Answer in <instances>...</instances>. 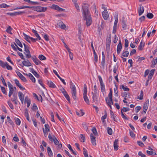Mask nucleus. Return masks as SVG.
Wrapping results in <instances>:
<instances>
[{"mask_svg": "<svg viewBox=\"0 0 157 157\" xmlns=\"http://www.w3.org/2000/svg\"><path fill=\"white\" fill-rule=\"evenodd\" d=\"M89 5L86 3H84L82 5V15L84 19L86 21V25L88 27L92 23V18L89 10Z\"/></svg>", "mask_w": 157, "mask_h": 157, "instance_id": "obj_1", "label": "nucleus"}, {"mask_svg": "<svg viewBox=\"0 0 157 157\" xmlns=\"http://www.w3.org/2000/svg\"><path fill=\"white\" fill-rule=\"evenodd\" d=\"M70 88L71 90V93L73 98L74 100L76 99V90L75 85L73 84L72 82H70Z\"/></svg>", "mask_w": 157, "mask_h": 157, "instance_id": "obj_2", "label": "nucleus"}, {"mask_svg": "<svg viewBox=\"0 0 157 157\" xmlns=\"http://www.w3.org/2000/svg\"><path fill=\"white\" fill-rule=\"evenodd\" d=\"M33 9L37 12H41L46 11L47 10V8L40 6H34L33 7Z\"/></svg>", "mask_w": 157, "mask_h": 157, "instance_id": "obj_3", "label": "nucleus"}, {"mask_svg": "<svg viewBox=\"0 0 157 157\" xmlns=\"http://www.w3.org/2000/svg\"><path fill=\"white\" fill-rule=\"evenodd\" d=\"M50 8L58 11H62L65 10L64 9L60 7L59 6L55 4L52 5L50 7Z\"/></svg>", "mask_w": 157, "mask_h": 157, "instance_id": "obj_4", "label": "nucleus"}, {"mask_svg": "<svg viewBox=\"0 0 157 157\" xmlns=\"http://www.w3.org/2000/svg\"><path fill=\"white\" fill-rule=\"evenodd\" d=\"M91 47L92 48V50H93V53H94V60L95 62L96 63L98 61V56H97L96 52H95V51L94 47L93 46V41H92L91 42Z\"/></svg>", "mask_w": 157, "mask_h": 157, "instance_id": "obj_5", "label": "nucleus"}, {"mask_svg": "<svg viewBox=\"0 0 157 157\" xmlns=\"http://www.w3.org/2000/svg\"><path fill=\"white\" fill-rule=\"evenodd\" d=\"M102 15L105 20H107L109 18V13L106 10H105L102 12Z\"/></svg>", "mask_w": 157, "mask_h": 157, "instance_id": "obj_6", "label": "nucleus"}, {"mask_svg": "<svg viewBox=\"0 0 157 157\" xmlns=\"http://www.w3.org/2000/svg\"><path fill=\"white\" fill-rule=\"evenodd\" d=\"M31 58L33 60L36 65H37L41 64V62L36 57V56H33Z\"/></svg>", "mask_w": 157, "mask_h": 157, "instance_id": "obj_7", "label": "nucleus"}, {"mask_svg": "<svg viewBox=\"0 0 157 157\" xmlns=\"http://www.w3.org/2000/svg\"><path fill=\"white\" fill-rule=\"evenodd\" d=\"M90 139L91 140V143L93 145L95 146L96 145L95 137L93 136L92 133H91L90 134Z\"/></svg>", "mask_w": 157, "mask_h": 157, "instance_id": "obj_8", "label": "nucleus"}, {"mask_svg": "<svg viewBox=\"0 0 157 157\" xmlns=\"http://www.w3.org/2000/svg\"><path fill=\"white\" fill-rule=\"evenodd\" d=\"M122 48V45L121 43V41L119 40V43L118 44L117 48V54H119Z\"/></svg>", "mask_w": 157, "mask_h": 157, "instance_id": "obj_9", "label": "nucleus"}, {"mask_svg": "<svg viewBox=\"0 0 157 157\" xmlns=\"http://www.w3.org/2000/svg\"><path fill=\"white\" fill-rule=\"evenodd\" d=\"M118 139L115 140L114 142V148L115 151H117L118 149Z\"/></svg>", "mask_w": 157, "mask_h": 157, "instance_id": "obj_10", "label": "nucleus"}, {"mask_svg": "<svg viewBox=\"0 0 157 157\" xmlns=\"http://www.w3.org/2000/svg\"><path fill=\"white\" fill-rule=\"evenodd\" d=\"M144 11V7L142 6V5H140L139 8L138 13L139 16H140L143 13Z\"/></svg>", "mask_w": 157, "mask_h": 157, "instance_id": "obj_11", "label": "nucleus"}, {"mask_svg": "<svg viewBox=\"0 0 157 157\" xmlns=\"http://www.w3.org/2000/svg\"><path fill=\"white\" fill-rule=\"evenodd\" d=\"M22 63L23 64V65L25 66L29 67L31 66V63L29 62L28 59L23 61Z\"/></svg>", "mask_w": 157, "mask_h": 157, "instance_id": "obj_12", "label": "nucleus"}, {"mask_svg": "<svg viewBox=\"0 0 157 157\" xmlns=\"http://www.w3.org/2000/svg\"><path fill=\"white\" fill-rule=\"evenodd\" d=\"M47 84L50 88H55L56 87V86L54 83L51 81H48Z\"/></svg>", "mask_w": 157, "mask_h": 157, "instance_id": "obj_13", "label": "nucleus"}, {"mask_svg": "<svg viewBox=\"0 0 157 157\" xmlns=\"http://www.w3.org/2000/svg\"><path fill=\"white\" fill-rule=\"evenodd\" d=\"M87 93H83V98L85 102L88 104H89V100L87 95Z\"/></svg>", "mask_w": 157, "mask_h": 157, "instance_id": "obj_14", "label": "nucleus"}, {"mask_svg": "<svg viewBox=\"0 0 157 157\" xmlns=\"http://www.w3.org/2000/svg\"><path fill=\"white\" fill-rule=\"evenodd\" d=\"M136 59H137L136 62H138L139 63L141 62L145 59V58L144 57H140L139 56H137L135 57Z\"/></svg>", "mask_w": 157, "mask_h": 157, "instance_id": "obj_15", "label": "nucleus"}, {"mask_svg": "<svg viewBox=\"0 0 157 157\" xmlns=\"http://www.w3.org/2000/svg\"><path fill=\"white\" fill-rule=\"evenodd\" d=\"M105 101L106 102V103L107 105L108 104H113V99L112 98V100L109 99L108 97H106L105 98Z\"/></svg>", "mask_w": 157, "mask_h": 157, "instance_id": "obj_16", "label": "nucleus"}, {"mask_svg": "<svg viewBox=\"0 0 157 157\" xmlns=\"http://www.w3.org/2000/svg\"><path fill=\"white\" fill-rule=\"evenodd\" d=\"M23 35L24 36L25 39L26 41H27L28 42L30 43V40H31V37L27 35L25 33H23Z\"/></svg>", "mask_w": 157, "mask_h": 157, "instance_id": "obj_17", "label": "nucleus"}, {"mask_svg": "<svg viewBox=\"0 0 157 157\" xmlns=\"http://www.w3.org/2000/svg\"><path fill=\"white\" fill-rule=\"evenodd\" d=\"M25 102L27 103V107H29L31 103V101L28 99L27 97H26L25 98Z\"/></svg>", "mask_w": 157, "mask_h": 157, "instance_id": "obj_18", "label": "nucleus"}, {"mask_svg": "<svg viewBox=\"0 0 157 157\" xmlns=\"http://www.w3.org/2000/svg\"><path fill=\"white\" fill-rule=\"evenodd\" d=\"M64 96H65V98L68 101L69 103H70V98L69 95L67 94V92L66 91L64 92V93H63Z\"/></svg>", "mask_w": 157, "mask_h": 157, "instance_id": "obj_19", "label": "nucleus"}, {"mask_svg": "<svg viewBox=\"0 0 157 157\" xmlns=\"http://www.w3.org/2000/svg\"><path fill=\"white\" fill-rule=\"evenodd\" d=\"M149 101V100H147L146 101L145 104L143 106V109H145V110L147 109L148 106Z\"/></svg>", "mask_w": 157, "mask_h": 157, "instance_id": "obj_20", "label": "nucleus"}, {"mask_svg": "<svg viewBox=\"0 0 157 157\" xmlns=\"http://www.w3.org/2000/svg\"><path fill=\"white\" fill-rule=\"evenodd\" d=\"M107 117V113L106 110L105 111V115L102 117L101 120L103 123H104L105 122V119Z\"/></svg>", "mask_w": 157, "mask_h": 157, "instance_id": "obj_21", "label": "nucleus"}, {"mask_svg": "<svg viewBox=\"0 0 157 157\" xmlns=\"http://www.w3.org/2000/svg\"><path fill=\"white\" fill-rule=\"evenodd\" d=\"M115 21L114 23V26H117V24L118 21V15L117 14H115L114 16Z\"/></svg>", "mask_w": 157, "mask_h": 157, "instance_id": "obj_22", "label": "nucleus"}, {"mask_svg": "<svg viewBox=\"0 0 157 157\" xmlns=\"http://www.w3.org/2000/svg\"><path fill=\"white\" fill-rule=\"evenodd\" d=\"M15 44H17L20 47L22 48V45L21 41L19 40L17 38H16L15 39Z\"/></svg>", "mask_w": 157, "mask_h": 157, "instance_id": "obj_23", "label": "nucleus"}, {"mask_svg": "<svg viewBox=\"0 0 157 157\" xmlns=\"http://www.w3.org/2000/svg\"><path fill=\"white\" fill-rule=\"evenodd\" d=\"M28 76L29 77L30 79L33 82H35L36 80L35 78L33 77V75L30 73L28 74Z\"/></svg>", "mask_w": 157, "mask_h": 157, "instance_id": "obj_24", "label": "nucleus"}, {"mask_svg": "<svg viewBox=\"0 0 157 157\" xmlns=\"http://www.w3.org/2000/svg\"><path fill=\"white\" fill-rule=\"evenodd\" d=\"M47 151L48 155L49 157H52L53 156V153L51 150L50 147H48Z\"/></svg>", "mask_w": 157, "mask_h": 157, "instance_id": "obj_25", "label": "nucleus"}, {"mask_svg": "<svg viewBox=\"0 0 157 157\" xmlns=\"http://www.w3.org/2000/svg\"><path fill=\"white\" fill-rule=\"evenodd\" d=\"M23 45L25 47V52L26 53H29V47L25 43H23Z\"/></svg>", "mask_w": 157, "mask_h": 157, "instance_id": "obj_26", "label": "nucleus"}, {"mask_svg": "<svg viewBox=\"0 0 157 157\" xmlns=\"http://www.w3.org/2000/svg\"><path fill=\"white\" fill-rule=\"evenodd\" d=\"M129 53L128 51H124L121 55L122 56L127 57L128 56Z\"/></svg>", "mask_w": 157, "mask_h": 157, "instance_id": "obj_27", "label": "nucleus"}, {"mask_svg": "<svg viewBox=\"0 0 157 157\" xmlns=\"http://www.w3.org/2000/svg\"><path fill=\"white\" fill-rule=\"evenodd\" d=\"M100 85L101 91L103 93V94H104V93H105V85L103 83L102 84H100Z\"/></svg>", "mask_w": 157, "mask_h": 157, "instance_id": "obj_28", "label": "nucleus"}, {"mask_svg": "<svg viewBox=\"0 0 157 157\" xmlns=\"http://www.w3.org/2000/svg\"><path fill=\"white\" fill-rule=\"evenodd\" d=\"M157 63V58L154 59L152 61H151V67H155V65Z\"/></svg>", "mask_w": 157, "mask_h": 157, "instance_id": "obj_29", "label": "nucleus"}, {"mask_svg": "<svg viewBox=\"0 0 157 157\" xmlns=\"http://www.w3.org/2000/svg\"><path fill=\"white\" fill-rule=\"evenodd\" d=\"M53 141L55 145H57L59 144V141H58L57 139H56L55 136H53Z\"/></svg>", "mask_w": 157, "mask_h": 157, "instance_id": "obj_30", "label": "nucleus"}, {"mask_svg": "<svg viewBox=\"0 0 157 157\" xmlns=\"http://www.w3.org/2000/svg\"><path fill=\"white\" fill-rule=\"evenodd\" d=\"M122 28L125 29L126 28L127 25L126 23V21L124 18L122 19Z\"/></svg>", "mask_w": 157, "mask_h": 157, "instance_id": "obj_31", "label": "nucleus"}, {"mask_svg": "<svg viewBox=\"0 0 157 157\" xmlns=\"http://www.w3.org/2000/svg\"><path fill=\"white\" fill-rule=\"evenodd\" d=\"M120 89H123L125 91H128L129 89L126 86H124L123 85H121L120 86Z\"/></svg>", "mask_w": 157, "mask_h": 157, "instance_id": "obj_32", "label": "nucleus"}, {"mask_svg": "<svg viewBox=\"0 0 157 157\" xmlns=\"http://www.w3.org/2000/svg\"><path fill=\"white\" fill-rule=\"evenodd\" d=\"M79 139L81 142H85V137L82 134H81L80 136L79 137Z\"/></svg>", "mask_w": 157, "mask_h": 157, "instance_id": "obj_33", "label": "nucleus"}, {"mask_svg": "<svg viewBox=\"0 0 157 157\" xmlns=\"http://www.w3.org/2000/svg\"><path fill=\"white\" fill-rule=\"evenodd\" d=\"M76 113L77 115L79 116H82L84 114V113L82 111V109H80L79 112L76 111Z\"/></svg>", "mask_w": 157, "mask_h": 157, "instance_id": "obj_34", "label": "nucleus"}, {"mask_svg": "<svg viewBox=\"0 0 157 157\" xmlns=\"http://www.w3.org/2000/svg\"><path fill=\"white\" fill-rule=\"evenodd\" d=\"M14 120L15 121L16 124L17 125H19L21 124V121L18 118L15 117L14 118Z\"/></svg>", "mask_w": 157, "mask_h": 157, "instance_id": "obj_35", "label": "nucleus"}, {"mask_svg": "<svg viewBox=\"0 0 157 157\" xmlns=\"http://www.w3.org/2000/svg\"><path fill=\"white\" fill-rule=\"evenodd\" d=\"M146 152L148 155H156V153L153 151H147Z\"/></svg>", "mask_w": 157, "mask_h": 157, "instance_id": "obj_36", "label": "nucleus"}, {"mask_svg": "<svg viewBox=\"0 0 157 157\" xmlns=\"http://www.w3.org/2000/svg\"><path fill=\"white\" fill-rule=\"evenodd\" d=\"M69 53V57L71 59V60H72L73 59V53L71 52V50L70 49V48H68L67 49Z\"/></svg>", "mask_w": 157, "mask_h": 157, "instance_id": "obj_37", "label": "nucleus"}, {"mask_svg": "<svg viewBox=\"0 0 157 157\" xmlns=\"http://www.w3.org/2000/svg\"><path fill=\"white\" fill-rule=\"evenodd\" d=\"M68 148L70 150V151L73 153V154L75 155H77L76 153L74 151V150L72 149L71 145L70 144H68Z\"/></svg>", "mask_w": 157, "mask_h": 157, "instance_id": "obj_38", "label": "nucleus"}, {"mask_svg": "<svg viewBox=\"0 0 157 157\" xmlns=\"http://www.w3.org/2000/svg\"><path fill=\"white\" fill-rule=\"evenodd\" d=\"M144 43H143L142 41H141L139 47V49L140 50H142L143 49L142 48L144 46Z\"/></svg>", "mask_w": 157, "mask_h": 157, "instance_id": "obj_39", "label": "nucleus"}, {"mask_svg": "<svg viewBox=\"0 0 157 157\" xmlns=\"http://www.w3.org/2000/svg\"><path fill=\"white\" fill-rule=\"evenodd\" d=\"M45 127V132H49L50 131L49 129V125L48 124H45L44 125Z\"/></svg>", "mask_w": 157, "mask_h": 157, "instance_id": "obj_40", "label": "nucleus"}, {"mask_svg": "<svg viewBox=\"0 0 157 157\" xmlns=\"http://www.w3.org/2000/svg\"><path fill=\"white\" fill-rule=\"evenodd\" d=\"M1 80L2 82V83L3 84V85L5 86H7V84L5 82V80L4 79L3 77L2 76V75L1 76Z\"/></svg>", "mask_w": 157, "mask_h": 157, "instance_id": "obj_41", "label": "nucleus"}, {"mask_svg": "<svg viewBox=\"0 0 157 157\" xmlns=\"http://www.w3.org/2000/svg\"><path fill=\"white\" fill-rule=\"evenodd\" d=\"M18 96L20 100L24 98V95L23 93L21 92H19L18 93Z\"/></svg>", "mask_w": 157, "mask_h": 157, "instance_id": "obj_42", "label": "nucleus"}, {"mask_svg": "<svg viewBox=\"0 0 157 157\" xmlns=\"http://www.w3.org/2000/svg\"><path fill=\"white\" fill-rule=\"evenodd\" d=\"M107 131L108 133L110 135H111L113 133V131L112 129L109 127H108L107 128Z\"/></svg>", "mask_w": 157, "mask_h": 157, "instance_id": "obj_43", "label": "nucleus"}, {"mask_svg": "<svg viewBox=\"0 0 157 157\" xmlns=\"http://www.w3.org/2000/svg\"><path fill=\"white\" fill-rule=\"evenodd\" d=\"M6 67L7 69L8 70H12V67L11 66L9 65L7 62H6L5 67Z\"/></svg>", "mask_w": 157, "mask_h": 157, "instance_id": "obj_44", "label": "nucleus"}, {"mask_svg": "<svg viewBox=\"0 0 157 157\" xmlns=\"http://www.w3.org/2000/svg\"><path fill=\"white\" fill-rule=\"evenodd\" d=\"M92 130L93 132V134H94L95 136H97L98 134V132L97 131V130L95 128L93 127L92 128Z\"/></svg>", "mask_w": 157, "mask_h": 157, "instance_id": "obj_45", "label": "nucleus"}, {"mask_svg": "<svg viewBox=\"0 0 157 157\" xmlns=\"http://www.w3.org/2000/svg\"><path fill=\"white\" fill-rule=\"evenodd\" d=\"M147 17L149 19H151L153 17V15L152 13H149L147 14Z\"/></svg>", "mask_w": 157, "mask_h": 157, "instance_id": "obj_46", "label": "nucleus"}, {"mask_svg": "<svg viewBox=\"0 0 157 157\" xmlns=\"http://www.w3.org/2000/svg\"><path fill=\"white\" fill-rule=\"evenodd\" d=\"M75 7L76 8V9H77V11L78 12L80 11V10L79 8V6H78V5L77 3V2H76L75 3H74Z\"/></svg>", "mask_w": 157, "mask_h": 157, "instance_id": "obj_47", "label": "nucleus"}, {"mask_svg": "<svg viewBox=\"0 0 157 157\" xmlns=\"http://www.w3.org/2000/svg\"><path fill=\"white\" fill-rule=\"evenodd\" d=\"M38 58L40 60H44L46 59V58L42 55H39Z\"/></svg>", "mask_w": 157, "mask_h": 157, "instance_id": "obj_48", "label": "nucleus"}, {"mask_svg": "<svg viewBox=\"0 0 157 157\" xmlns=\"http://www.w3.org/2000/svg\"><path fill=\"white\" fill-rule=\"evenodd\" d=\"M138 99L140 100H142L143 98V92L142 90L140 91V95L139 97H138Z\"/></svg>", "mask_w": 157, "mask_h": 157, "instance_id": "obj_49", "label": "nucleus"}, {"mask_svg": "<svg viewBox=\"0 0 157 157\" xmlns=\"http://www.w3.org/2000/svg\"><path fill=\"white\" fill-rule=\"evenodd\" d=\"M59 24L61 25L60 27L61 29H64L66 28V25L64 24L62 22H59Z\"/></svg>", "mask_w": 157, "mask_h": 157, "instance_id": "obj_50", "label": "nucleus"}, {"mask_svg": "<svg viewBox=\"0 0 157 157\" xmlns=\"http://www.w3.org/2000/svg\"><path fill=\"white\" fill-rule=\"evenodd\" d=\"M20 78L24 82H27V80L22 75L20 77Z\"/></svg>", "mask_w": 157, "mask_h": 157, "instance_id": "obj_51", "label": "nucleus"}, {"mask_svg": "<svg viewBox=\"0 0 157 157\" xmlns=\"http://www.w3.org/2000/svg\"><path fill=\"white\" fill-rule=\"evenodd\" d=\"M0 66L2 67L3 68H5L6 63H4L3 61L0 60Z\"/></svg>", "mask_w": 157, "mask_h": 157, "instance_id": "obj_52", "label": "nucleus"}, {"mask_svg": "<svg viewBox=\"0 0 157 157\" xmlns=\"http://www.w3.org/2000/svg\"><path fill=\"white\" fill-rule=\"evenodd\" d=\"M112 91L111 89L110 90L109 93L108 94V98H109V99H110L112 100Z\"/></svg>", "mask_w": 157, "mask_h": 157, "instance_id": "obj_53", "label": "nucleus"}, {"mask_svg": "<svg viewBox=\"0 0 157 157\" xmlns=\"http://www.w3.org/2000/svg\"><path fill=\"white\" fill-rule=\"evenodd\" d=\"M17 95L15 94H14L13 95V98L11 99V101H17Z\"/></svg>", "mask_w": 157, "mask_h": 157, "instance_id": "obj_54", "label": "nucleus"}, {"mask_svg": "<svg viewBox=\"0 0 157 157\" xmlns=\"http://www.w3.org/2000/svg\"><path fill=\"white\" fill-rule=\"evenodd\" d=\"M0 5L1 8H8L9 7V6L7 5L6 4H5V3H3Z\"/></svg>", "mask_w": 157, "mask_h": 157, "instance_id": "obj_55", "label": "nucleus"}, {"mask_svg": "<svg viewBox=\"0 0 157 157\" xmlns=\"http://www.w3.org/2000/svg\"><path fill=\"white\" fill-rule=\"evenodd\" d=\"M29 53H26V52H24V54L25 55L26 57L27 58H29L30 57H31V56L30 54V52L29 51Z\"/></svg>", "mask_w": 157, "mask_h": 157, "instance_id": "obj_56", "label": "nucleus"}, {"mask_svg": "<svg viewBox=\"0 0 157 157\" xmlns=\"http://www.w3.org/2000/svg\"><path fill=\"white\" fill-rule=\"evenodd\" d=\"M118 67L117 64L115 65L113 68V72L114 73H116L117 70L118 69Z\"/></svg>", "mask_w": 157, "mask_h": 157, "instance_id": "obj_57", "label": "nucleus"}, {"mask_svg": "<svg viewBox=\"0 0 157 157\" xmlns=\"http://www.w3.org/2000/svg\"><path fill=\"white\" fill-rule=\"evenodd\" d=\"M7 103L10 108L12 109H13L14 108L13 104L10 101H8Z\"/></svg>", "mask_w": 157, "mask_h": 157, "instance_id": "obj_58", "label": "nucleus"}, {"mask_svg": "<svg viewBox=\"0 0 157 157\" xmlns=\"http://www.w3.org/2000/svg\"><path fill=\"white\" fill-rule=\"evenodd\" d=\"M130 110V109L128 107H123V109H122L121 110V111H124V112H126L127 111H129Z\"/></svg>", "mask_w": 157, "mask_h": 157, "instance_id": "obj_59", "label": "nucleus"}, {"mask_svg": "<svg viewBox=\"0 0 157 157\" xmlns=\"http://www.w3.org/2000/svg\"><path fill=\"white\" fill-rule=\"evenodd\" d=\"M1 88V89L2 92L4 94H5L6 95H7V93L6 92V90L5 88L4 87L0 86Z\"/></svg>", "mask_w": 157, "mask_h": 157, "instance_id": "obj_60", "label": "nucleus"}, {"mask_svg": "<svg viewBox=\"0 0 157 157\" xmlns=\"http://www.w3.org/2000/svg\"><path fill=\"white\" fill-rule=\"evenodd\" d=\"M141 107L140 106H137L135 108V111L136 113H137L141 109Z\"/></svg>", "mask_w": 157, "mask_h": 157, "instance_id": "obj_61", "label": "nucleus"}, {"mask_svg": "<svg viewBox=\"0 0 157 157\" xmlns=\"http://www.w3.org/2000/svg\"><path fill=\"white\" fill-rule=\"evenodd\" d=\"M17 53L19 56L21 58V59H25L24 58V56L23 54L21 52H17Z\"/></svg>", "mask_w": 157, "mask_h": 157, "instance_id": "obj_62", "label": "nucleus"}, {"mask_svg": "<svg viewBox=\"0 0 157 157\" xmlns=\"http://www.w3.org/2000/svg\"><path fill=\"white\" fill-rule=\"evenodd\" d=\"M38 108L37 106H36V104L35 103H34L33 105L32 106V109L34 111H36L37 109Z\"/></svg>", "mask_w": 157, "mask_h": 157, "instance_id": "obj_63", "label": "nucleus"}, {"mask_svg": "<svg viewBox=\"0 0 157 157\" xmlns=\"http://www.w3.org/2000/svg\"><path fill=\"white\" fill-rule=\"evenodd\" d=\"M137 143L138 145L140 147H143L144 146V144L141 141H137Z\"/></svg>", "mask_w": 157, "mask_h": 157, "instance_id": "obj_64", "label": "nucleus"}]
</instances>
